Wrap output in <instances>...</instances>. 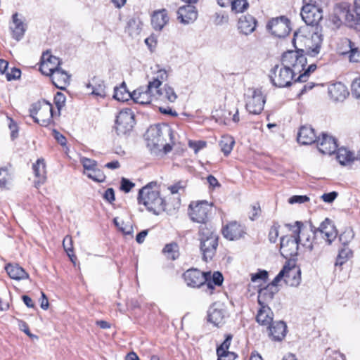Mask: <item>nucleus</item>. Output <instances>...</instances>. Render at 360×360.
<instances>
[{"label": "nucleus", "instance_id": "obj_30", "mask_svg": "<svg viewBox=\"0 0 360 360\" xmlns=\"http://www.w3.org/2000/svg\"><path fill=\"white\" fill-rule=\"evenodd\" d=\"M86 88L91 89V94L101 98H104L105 94V86L104 82L96 77H94L91 80L86 84Z\"/></svg>", "mask_w": 360, "mask_h": 360}, {"label": "nucleus", "instance_id": "obj_44", "mask_svg": "<svg viewBox=\"0 0 360 360\" xmlns=\"http://www.w3.org/2000/svg\"><path fill=\"white\" fill-rule=\"evenodd\" d=\"M316 238H312L309 234H306L304 232L299 234V245L301 244L303 247L309 249L310 251L313 250L314 248V240Z\"/></svg>", "mask_w": 360, "mask_h": 360}, {"label": "nucleus", "instance_id": "obj_20", "mask_svg": "<svg viewBox=\"0 0 360 360\" xmlns=\"http://www.w3.org/2000/svg\"><path fill=\"white\" fill-rule=\"evenodd\" d=\"M197 18L198 11L193 5L188 4L181 6L177 11V19L184 25L193 22Z\"/></svg>", "mask_w": 360, "mask_h": 360}, {"label": "nucleus", "instance_id": "obj_2", "mask_svg": "<svg viewBox=\"0 0 360 360\" xmlns=\"http://www.w3.org/2000/svg\"><path fill=\"white\" fill-rule=\"evenodd\" d=\"M156 181H151L139 190L138 202L146 206L147 210L155 215L165 210L164 200L160 197V192L156 188Z\"/></svg>", "mask_w": 360, "mask_h": 360}, {"label": "nucleus", "instance_id": "obj_50", "mask_svg": "<svg viewBox=\"0 0 360 360\" xmlns=\"http://www.w3.org/2000/svg\"><path fill=\"white\" fill-rule=\"evenodd\" d=\"M66 101L65 96L61 92H57L54 96V103L58 109V115H60V110L65 105Z\"/></svg>", "mask_w": 360, "mask_h": 360}, {"label": "nucleus", "instance_id": "obj_31", "mask_svg": "<svg viewBox=\"0 0 360 360\" xmlns=\"http://www.w3.org/2000/svg\"><path fill=\"white\" fill-rule=\"evenodd\" d=\"M14 27H11L12 30V37L17 41L20 40L25 34L26 27L23 22L18 18V13H15L12 16Z\"/></svg>", "mask_w": 360, "mask_h": 360}, {"label": "nucleus", "instance_id": "obj_62", "mask_svg": "<svg viewBox=\"0 0 360 360\" xmlns=\"http://www.w3.org/2000/svg\"><path fill=\"white\" fill-rule=\"evenodd\" d=\"M218 356V360H235L237 355L234 352H229L221 353H217Z\"/></svg>", "mask_w": 360, "mask_h": 360}, {"label": "nucleus", "instance_id": "obj_54", "mask_svg": "<svg viewBox=\"0 0 360 360\" xmlns=\"http://www.w3.org/2000/svg\"><path fill=\"white\" fill-rule=\"evenodd\" d=\"M352 94L360 99V77L354 79L351 86Z\"/></svg>", "mask_w": 360, "mask_h": 360}, {"label": "nucleus", "instance_id": "obj_18", "mask_svg": "<svg viewBox=\"0 0 360 360\" xmlns=\"http://www.w3.org/2000/svg\"><path fill=\"white\" fill-rule=\"evenodd\" d=\"M226 316V311L220 303H214L208 309L207 317L208 321L215 326H219L224 323Z\"/></svg>", "mask_w": 360, "mask_h": 360}, {"label": "nucleus", "instance_id": "obj_57", "mask_svg": "<svg viewBox=\"0 0 360 360\" xmlns=\"http://www.w3.org/2000/svg\"><path fill=\"white\" fill-rule=\"evenodd\" d=\"M261 209L259 203H255L251 206V210L249 212V218L254 221L255 220L260 214Z\"/></svg>", "mask_w": 360, "mask_h": 360}, {"label": "nucleus", "instance_id": "obj_59", "mask_svg": "<svg viewBox=\"0 0 360 360\" xmlns=\"http://www.w3.org/2000/svg\"><path fill=\"white\" fill-rule=\"evenodd\" d=\"M21 71L19 68H13L11 72H8L6 75L8 81L15 80L20 77Z\"/></svg>", "mask_w": 360, "mask_h": 360}, {"label": "nucleus", "instance_id": "obj_17", "mask_svg": "<svg viewBox=\"0 0 360 360\" xmlns=\"http://www.w3.org/2000/svg\"><path fill=\"white\" fill-rule=\"evenodd\" d=\"M41 60L39 70L43 75L46 76H50L54 72L55 69L61 65L60 59L51 55L49 51L43 53Z\"/></svg>", "mask_w": 360, "mask_h": 360}, {"label": "nucleus", "instance_id": "obj_60", "mask_svg": "<svg viewBox=\"0 0 360 360\" xmlns=\"http://www.w3.org/2000/svg\"><path fill=\"white\" fill-rule=\"evenodd\" d=\"M309 200V198L307 195H293L288 200L290 204L295 203H304Z\"/></svg>", "mask_w": 360, "mask_h": 360}, {"label": "nucleus", "instance_id": "obj_4", "mask_svg": "<svg viewBox=\"0 0 360 360\" xmlns=\"http://www.w3.org/2000/svg\"><path fill=\"white\" fill-rule=\"evenodd\" d=\"M302 37V35H300L299 33L295 32L292 41L295 50L288 51L283 53L281 57L282 65L290 68L295 75L301 73L307 63V58L304 53V51L302 49L297 48L296 46V41L298 39L301 40Z\"/></svg>", "mask_w": 360, "mask_h": 360}, {"label": "nucleus", "instance_id": "obj_37", "mask_svg": "<svg viewBox=\"0 0 360 360\" xmlns=\"http://www.w3.org/2000/svg\"><path fill=\"white\" fill-rule=\"evenodd\" d=\"M347 15L346 23L349 26L360 25V6L354 5V8H350Z\"/></svg>", "mask_w": 360, "mask_h": 360}, {"label": "nucleus", "instance_id": "obj_43", "mask_svg": "<svg viewBox=\"0 0 360 360\" xmlns=\"http://www.w3.org/2000/svg\"><path fill=\"white\" fill-rule=\"evenodd\" d=\"M231 10L235 13H243L249 7L247 0H233L231 2Z\"/></svg>", "mask_w": 360, "mask_h": 360}, {"label": "nucleus", "instance_id": "obj_22", "mask_svg": "<svg viewBox=\"0 0 360 360\" xmlns=\"http://www.w3.org/2000/svg\"><path fill=\"white\" fill-rule=\"evenodd\" d=\"M269 331V336L272 340L281 341L285 336L287 332V326L283 321H272L267 327Z\"/></svg>", "mask_w": 360, "mask_h": 360}, {"label": "nucleus", "instance_id": "obj_39", "mask_svg": "<svg viewBox=\"0 0 360 360\" xmlns=\"http://www.w3.org/2000/svg\"><path fill=\"white\" fill-rule=\"evenodd\" d=\"M235 141L233 137L229 136H224L221 137L219 145L221 148V150L224 153V155L227 156L229 155L233 149V146Z\"/></svg>", "mask_w": 360, "mask_h": 360}, {"label": "nucleus", "instance_id": "obj_34", "mask_svg": "<svg viewBox=\"0 0 360 360\" xmlns=\"http://www.w3.org/2000/svg\"><path fill=\"white\" fill-rule=\"evenodd\" d=\"M301 281V271L296 267L288 266L285 282L290 286H297Z\"/></svg>", "mask_w": 360, "mask_h": 360}, {"label": "nucleus", "instance_id": "obj_29", "mask_svg": "<svg viewBox=\"0 0 360 360\" xmlns=\"http://www.w3.org/2000/svg\"><path fill=\"white\" fill-rule=\"evenodd\" d=\"M169 18L165 9L155 11L151 18V25L155 30L160 31L167 23Z\"/></svg>", "mask_w": 360, "mask_h": 360}, {"label": "nucleus", "instance_id": "obj_63", "mask_svg": "<svg viewBox=\"0 0 360 360\" xmlns=\"http://www.w3.org/2000/svg\"><path fill=\"white\" fill-rule=\"evenodd\" d=\"M53 134L56 140L58 141L59 144L64 146L66 145L67 140L66 138L60 132H58L57 130L53 129Z\"/></svg>", "mask_w": 360, "mask_h": 360}, {"label": "nucleus", "instance_id": "obj_33", "mask_svg": "<svg viewBox=\"0 0 360 360\" xmlns=\"http://www.w3.org/2000/svg\"><path fill=\"white\" fill-rule=\"evenodd\" d=\"M223 281L224 277L221 272L214 271L212 275L210 274V277H207V281L205 283V286L206 287L205 292L212 295L215 286H221Z\"/></svg>", "mask_w": 360, "mask_h": 360}, {"label": "nucleus", "instance_id": "obj_15", "mask_svg": "<svg viewBox=\"0 0 360 360\" xmlns=\"http://www.w3.org/2000/svg\"><path fill=\"white\" fill-rule=\"evenodd\" d=\"M145 137L147 146L150 150H160V146H164V142H165L160 125L150 126L147 130Z\"/></svg>", "mask_w": 360, "mask_h": 360}, {"label": "nucleus", "instance_id": "obj_49", "mask_svg": "<svg viewBox=\"0 0 360 360\" xmlns=\"http://www.w3.org/2000/svg\"><path fill=\"white\" fill-rule=\"evenodd\" d=\"M233 335L231 334H226L224 341L217 348V353L224 354V352H229L228 349L231 345Z\"/></svg>", "mask_w": 360, "mask_h": 360}, {"label": "nucleus", "instance_id": "obj_19", "mask_svg": "<svg viewBox=\"0 0 360 360\" xmlns=\"http://www.w3.org/2000/svg\"><path fill=\"white\" fill-rule=\"evenodd\" d=\"M319 150L326 155H332L338 148L337 140L327 134L323 133L316 141Z\"/></svg>", "mask_w": 360, "mask_h": 360}, {"label": "nucleus", "instance_id": "obj_36", "mask_svg": "<svg viewBox=\"0 0 360 360\" xmlns=\"http://www.w3.org/2000/svg\"><path fill=\"white\" fill-rule=\"evenodd\" d=\"M336 151V158L342 165H346L355 160L354 153L345 148H337Z\"/></svg>", "mask_w": 360, "mask_h": 360}, {"label": "nucleus", "instance_id": "obj_5", "mask_svg": "<svg viewBox=\"0 0 360 360\" xmlns=\"http://www.w3.org/2000/svg\"><path fill=\"white\" fill-rule=\"evenodd\" d=\"M285 226L292 232V235H287L281 238L280 253L284 258L290 259L297 255L299 234L301 233L303 223L297 221L293 225L287 224Z\"/></svg>", "mask_w": 360, "mask_h": 360}, {"label": "nucleus", "instance_id": "obj_53", "mask_svg": "<svg viewBox=\"0 0 360 360\" xmlns=\"http://www.w3.org/2000/svg\"><path fill=\"white\" fill-rule=\"evenodd\" d=\"M288 266L285 265L274 280L269 283L272 287H278V283L283 278H285Z\"/></svg>", "mask_w": 360, "mask_h": 360}, {"label": "nucleus", "instance_id": "obj_61", "mask_svg": "<svg viewBox=\"0 0 360 360\" xmlns=\"http://www.w3.org/2000/svg\"><path fill=\"white\" fill-rule=\"evenodd\" d=\"M338 192L332 191V192H330V193H323L321 196V198L325 202L331 203V202H333L335 200V198L338 197Z\"/></svg>", "mask_w": 360, "mask_h": 360}, {"label": "nucleus", "instance_id": "obj_41", "mask_svg": "<svg viewBox=\"0 0 360 360\" xmlns=\"http://www.w3.org/2000/svg\"><path fill=\"white\" fill-rule=\"evenodd\" d=\"M352 251L348 248L345 247L340 250L336 258L335 266H341L342 265H343L345 263L347 262L349 258L352 257Z\"/></svg>", "mask_w": 360, "mask_h": 360}, {"label": "nucleus", "instance_id": "obj_48", "mask_svg": "<svg viewBox=\"0 0 360 360\" xmlns=\"http://www.w3.org/2000/svg\"><path fill=\"white\" fill-rule=\"evenodd\" d=\"M11 179V174L8 167L0 168V187H5L8 182Z\"/></svg>", "mask_w": 360, "mask_h": 360}, {"label": "nucleus", "instance_id": "obj_46", "mask_svg": "<svg viewBox=\"0 0 360 360\" xmlns=\"http://www.w3.org/2000/svg\"><path fill=\"white\" fill-rule=\"evenodd\" d=\"M63 246L65 251L70 258L72 262H75L74 259H76V257L74 255H71L70 252H73L72 240L70 236H66L63 240Z\"/></svg>", "mask_w": 360, "mask_h": 360}, {"label": "nucleus", "instance_id": "obj_26", "mask_svg": "<svg viewBox=\"0 0 360 360\" xmlns=\"http://www.w3.org/2000/svg\"><path fill=\"white\" fill-rule=\"evenodd\" d=\"M257 20L250 15H243L239 18L238 28L240 32L245 35L251 34L256 27Z\"/></svg>", "mask_w": 360, "mask_h": 360}, {"label": "nucleus", "instance_id": "obj_27", "mask_svg": "<svg viewBox=\"0 0 360 360\" xmlns=\"http://www.w3.org/2000/svg\"><path fill=\"white\" fill-rule=\"evenodd\" d=\"M328 94L335 101H343L349 95L346 86L341 82L330 84L328 87Z\"/></svg>", "mask_w": 360, "mask_h": 360}, {"label": "nucleus", "instance_id": "obj_3", "mask_svg": "<svg viewBox=\"0 0 360 360\" xmlns=\"http://www.w3.org/2000/svg\"><path fill=\"white\" fill-rule=\"evenodd\" d=\"M200 250L205 262L211 261L217 252L218 235L211 224L200 225L198 231Z\"/></svg>", "mask_w": 360, "mask_h": 360}, {"label": "nucleus", "instance_id": "obj_64", "mask_svg": "<svg viewBox=\"0 0 360 360\" xmlns=\"http://www.w3.org/2000/svg\"><path fill=\"white\" fill-rule=\"evenodd\" d=\"M103 197L108 202H109L110 203L112 202L113 201H115V191H114L113 188H108V189H106Z\"/></svg>", "mask_w": 360, "mask_h": 360}, {"label": "nucleus", "instance_id": "obj_42", "mask_svg": "<svg viewBox=\"0 0 360 360\" xmlns=\"http://www.w3.org/2000/svg\"><path fill=\"white\" fill-rule=\"evenodd\" d=\"M161 89L163 94L160 96L159 99H167L170 102H174L176 101L177 96L173 88L168 85H165L164 89Z\"/></svg>", "mask_w": 360, "mask_h": 360}, {"label": "nucleus", "instance_id": "obj_56", "mask_svg": "<svg viewBox=\"0 0 360 360\" xmlns=\"http://www.w3.org/2000/svg\"><path fill=\"white\" fill-rule=\"evenodd\" d=\"M81 162L85 170L91 171L97 166V162L94 160H91L87 158H82Z\"/></svg>", "mask_w": 360, "mask_h": 360}, {"label": "nucleus", "instance_id": "obj_47", "mask_svg": "<svg viewBox=\"0 0 360 360\" xmlns=\"http://www.w3.org/2000/svg\"><path fill=\"white\" fill-rule=\"evenodd\" d=\"M316 69V64H311L308 66L307 69H304L303 73H300V75L297 79H295V82H304L307 81L309 77L310 73L313 72Z\"/></svg>", "mask_w": 360, "mask_h": 360}, {"label": "nucleus", "instance_id": "obj_38", "mask_svg": "<svg viewBox=\"0 0 360 360\" xmlns=\"http://www.w3.org/2000/svg\"><path fill=\"white\" fill-rule=\"evenodd\" d=\"M162 252L165 255L167 259L175 260L179 256V246L177 243L174 242L167 244L163 248Z\"/></svg>", "mask_w": 360, "mask_h": 360}, {"label": "nucleus", "instance_id": "obj_35", "mask_svg": "<svg viewBox=\"0 0 360 360\" xmlns=\"http://www.w3.org/2000/svg\"><path fill=\"white\" fill-rule=\"evenodd\" d=\"M113 98L122 102L132 99V93L128 91L124 82H123L120 86L115 87Z\"/></svg>", "mask_w": 360, "mask_h": 360}, {"label": "nucleus", "instance_id": "obj_32", "mask_svg": "<svg viewBox=\"0 0 360 360\" xmlns=\"http://www.w3.org/2000/svg\"><path fill=\"white\" fill-rule=\"evenodd\" d=\"M5 269L12 279L22 280L29 277V274L18 264H8L6 266Z\"/></svg>", "mask_w": 360, "mask_h": 360}, {"label": "nucleus", "instance_id": "obj_14", "mask_svg": "<svg viewBox=\"0 0 360 360\" xmlns=\"http://www.w3.org/2000/svg\"><path fill=\"white\" fill-rule=\"evenodd\" d=\"M135 124L134 117L130 110L121 111L117 116L115 129L118 136L129 132Z\"/></svg>", "mask_w": 360, "mask_h": 360}, {"label": "nucleus", "instance_id": "obj_12", "mask_svg": "<svg viewBox=\"0 0 360 360\" xmlns=\"http://www.w3.org/2000/svg\"><path fill=\"white\" fill-rule=\"evenodd\" d=\"M210 277V271L202 272L198 269L191 268L183 274V278L188 287L198 288L205 286V283Z\"/></svg>", "mask_w": 360, "mask_h": 360}, {"label": "nucleus", "instance_id": "obj_10", "mask_svg": "<svg viewBox=\"0 0 360 360\" xmlns=\"http://www.w3.org/2000/svg\"><path fill=\"white\" fill-rule=\"evenodd\" d=\"M311 231L314 238H316L319 235L328 245H330L338 236V231L333 222L328 218H326L318 228L311 225Z\"/></svg>", "mask_w": 360, "mask_h": 360}, {"label": "nucleus", "instance_id": "obj_9", "mask_svg": "<svg viewBox=\"0 0 360 360\" xmlns=\"http://www.w3.org/2000/svg\"><path fill=\"white\" fill-rule=\"evenodd\" d=\"M245 108L247 110L254 115H259L264 109L265 98L261 90L257 89H248L245 94Z\"/></svg>", "mask_w": 360, "mask_h": 360}, {"label": "nucleus", "instance_id": "obj_11", "mask_svg": "<svg viewBox=\"0 0 360 360\" xmlns=\"http://www.w3.org/2000/svg\"><path fill=\"white\" fill-rule=\"evenodd\" d=\"M189 208L191 210L190 217L192 221L201 223V225L208 224L207 221L212 212V205L205 201L196 203L195 205L193 203L190 204Z\"/></svg>", "mask_w": 360, "mask_h": 360}, {"label": "nucleus", "instance_id": "obj_51", "mask_svg": "<svg viewBox=\"0 0 360 360\" xmlns=\"http://www.w3.org/2000/svg\"><path fill=\"white\" fill-rule=\"evenodd\" d=\"M280 225L274 222L269 232V240L271 243H275L279 235Z\"/></svg>", "mask_w": 360, "mask_h": 360}, {"label": "nucleus", "instance_id": "obj_55", "mask_svg": "<svg viewBox=\"0 0 360 360\" xmlns=\"http://www.w3.org/2000/svg\"><path fill=\"white\" fill-rule=\"evenodd\" d=\"M350 45V54H349V60L352 62L360 63V49L358 48H352L351 46L352 41H348Z\"/></svg>", "mask_w": 360, "mask_h": 360}, {"label": "nucleus", "instance_id": "obj_16", "mask_svg": "<svg viewBox=\"0 0 360 360\" xmlns=\"http://www.w3.org/2000/svg\"><path fill=\"white\" fill-rule=\"evenodd\" d=\"M246 233L245 226L236 221L229 222L222 229L224 237L229 240H239Z\"/></svg>", "mask_w": 360, "mask_h": 360}, {"label": "nucleus", "instance_id": "obj_1", "mask_svg": "<svg viewBox=\"0 0 360 360\" xmlns=\"http://www.w3.org/2000/svg\"><path fill=\"white\" fill-rule=\"evenodd\" d=\"M167 77L168 75L165 70H159L156 76L148 82L146 86H140L132 92L134 102L141 105H148L153 101L158 100L163 94L161 86Z\"/></svg>", "mask_w": 360, "mask_h": 360}, {"label": "nucleus", "instance_id": "obj_8", "mask_svg": "<svg viewBox=\"0 0 360 360\" xmlns=\"http://www.w3.org/2000/svg\"><path fill=\"white\" fill-rule=\"evenodd\" d=\"M300 15L307 25L315 26L316 31L312 38L315 36L319 39V41H321V34H319L317 31L319 22L323 18L321 9L315 5H303Z\"/></svg>", "mask_w": 360, "mask_h": 360}, {"label": "nucleus", "instance_id": "obj_52", "mask_svg": "<svg viewBox=\"0 0 360 360\" xmlns=\"http://www.w3.org/2000/svg\"><path fill=\"white\" fill-rule=\"evenodd\" d=\"M267 278L268 272L265 270H259L258 272L251 274V281L253 283L265 281Z\"/></svg>", "mask_w": 360, "mask_h": 360}, {"label": "nucleus", "instance_id": "obj_7", "mask_svg": "<svg viewBox=\"0 0 360 360\" xmlns=\"http://www.w3.org/2000/svg\"><path fill=\"white\" fill-rule=\"evenodd\" d=\"M295 75L290 68H288L282 65H276L270 70L269 78L274 86L278 88H284L292 84V80Z\"/></svg>", "mask_w": 360, "mask_h": 360}, {"label": "nucleus", "instance_id": "obj_58", "mask_svg": "<svg viewBox=\"0 0 360 360\" xmlns=\"http://www.w3.org/2000/svg\"><path fill=\"white\" fill-rule=\"evenodd\" d=\"M135 184L129 179L122 177L121 179L120 189L125 193H129L134 187Z\"/></svg>", "mask_w": 360, "mask_h": 360}, {"label": "nucleus", "instance_id": "obj_23", "mask_svg": "<svg viewBox=\"0 0 360 360\" xmlns=\"http://www.w3.org/2000/svg\"><path fill=\"white\" fill-rule=\"evenodd\" d=\"M314 129L310 126H302L297 134V141L302 145H309L317 141Z\"/></svg>", "mask_w": 360, "mask_h": 360}, {"label": "nucleus", "instance_id": "obj_13", "mask_svg": "<svg viewBox=\"0 0 360 360\" xmlns=\"http://www.w3.org/2000/svg\"><path fill=\"white\" fill-rule=\"evenodd\" d=\"M290 24V22L286 17L280 16L269 20L266 25V29L275 37L282 38L289 34Z\"/></svg>", "mask_w": 360, "mask_h": 360}, {"label": "nucleus", "instance_id": "obj_6", "mask_svg": "<svg viewBox=\"0 0 360 360\" xmlns=\"http://www.w3.org/2000/svg\"><path fill=\"white\" fill-rule=\"evenodd\" d=\"M30 115L34 122L42 127H46L53 123V106L46 100L33 103L30 108Z\"/></svg>", "mask_w": 360, "mask_h": 360}, {"label": "nucleus", "instance_id": "obj_24", "mask_svg": "<svg viewBox=\"0 0 360 360\" xmlns=\"http://www.w3.org/2000/svg\"><path fill=\"white\" fill-rule=\"evenodd\" d=\"M256 321L261 326H269L274 319V313L268 305L259 304Z\"/></svg>", "mask_w": 360, "mask_h": 360}, {"label": "nucleus", "instance_id": "obj_45", "mask_svg": "<svg viewBox=\"0 0 360 360\" xmlns=\"http://www.w3.org/2000/svg\"><path fill=\"white\" fill-rule=\"evenodd\" d=\"M86 175L89 179H91L96 182H103L105 179V176L103 171L97 167L89 171V172L86 173Z\"/></svg>", "mask_w": 360, "mask_h": 360}, {"label": "nucleus", "instance_id": "obj_28", "mask_svg": "<svg viewBox=\"0 0 360 360\" xmlns=\"http://www.w3.org/2000/svg\"><path fill=\"white\" fill-rule=\"evenodd\" d=\"M278 292V287H272L269 284L264 288H260L258 290V304L268 305V302L274 299L275 294Z\"/></svg>", "mask_w": 360, "mask_h": 360}, {"label": "nucleus", "instance_id": "obj_40", "mask_svg": "<svg viewBox=\"0 0 360 360\" xmlns=\"http://www.w3.org/2000/svg\"><path fill=\"white\" fill-rule=\"evenodd\" d=\"M349 8L350 6L347 3L343 2L337 4L334 8L333 12L335 13V15H338V18L346 23Z\"/></svg>", "mask_w": 360, "mask_h": 360}, {"label": "nucleus", "instance_id": "obj_25", "mask_svg": "<svg viewBox=\"0 0 360 360\" xmlns=\"http://www.w3.org/2000/svg\"><path fill=\"white\" fill-rule=\"evenodd\" d=\"M32 169L35 176L38 179L34 181V186L38 188L45 183L46 179V171L44 160L42 158L38 159L37 162L33 164Z\"/></svg>", "mask_w": 360, "mask_h": 360}, {"label": "nucleus", "instance_id": "obj_21", "mask_svg": "<svg viewBox=\"0 0 360 360\" xmlns=\"http://www.w3.org/2000/svg\"><path fill=\"white\" fill-rule=\"evenodd\" d=\"M50 77L53 84L59 89H65V86L70 84V76L60 66L55 69L54 72Z\"/></svg>", "mask_w": 360, "mask_h": 360}]
</instances>
